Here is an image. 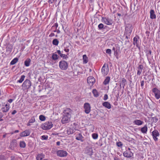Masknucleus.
Wrapping results in <instances>:
<instances>
[{
  "label": "nucleus",
  "instance_id": "nucleus-1",
  "mask_svg": "<svg viewBox=\"0 0 160 160\" xmlns=\"http://www.w3.org/2000/svg\"><path fill=\"white\" fill-rule=\"evenodd\" d=\"M101 20L104 24L108 25H111L113 22L112 19L107 17H102Z\"/></svg>",
  "mask_w": 160,
  "mask_h": 160
},
{
  "label": "nucleus",
  "instance_id": "nucleus-2",
  "mask_svg": "<svg viewBox=\"0 0 160 160\" xmlns=\"http://www.w3.org/2000/svg\"><path fill=\"white\" fill-rule=\"evenodd\" d=\"M53 125L51 122H47L41 125V127L43 130H48L51 129Z\"/></svg>",
  "mask_w": 160,
  "mask_h": 160
},
{
  "label": "nucleus",
  "instance_id": "nucleus-3",
  "mask_svg": "<svg viewBox=\"0 0 160 160\" xmlns=\"http://www.w3.org/2000/svg\"><path fill=\"white\" fill-rule=\"evenodd\" d=\"M68 64L66 61L62 60L59 62V67L62 70H66L68 68Z\"/></svg>",
  "mask_w": 160,
  "mask_h": 160
},
{
  "label": "nucleus",
  "instance_id": "nucleus-4",
  "mask_svg": "<svg viewBox=\"0 0 160 160\" xmlns=\"http://www.w3.org/2000/svg\"><path fill=\"white\" fill-rule=\"evenodd\" d=\"M108 72L109 68L108 65L105 63L101 69L102 73L103 76H105L108 74Z\"/></svg>",
  "mask_w": 160,
  "mask_h": 160
},
{
  "label": "nucleus",
  "instance_id": "nucleus-5",
  "mask_svg": "<svg viewBox=\"0 0 160 160\" xmlns=\"http://www.w3.org/2000/svg\"><path fill=\"white\" fill-rule=\"evenodd\" d=\"M31 85V81L28 79H26L22 83V86L24 89H27L29 88Z\"/></svg>",
  "mask_w": 160,
  "mask_h": 160
},
{
  "label": "nucleus",
  "instance_id": "nucleus-6",
  "mask_svg": "<svg viewBox=\"0 0 160 160\" xmlns=\"http://www.w3.org/2000/svg\"><path fill=\"white\" fill-rule=\"evenodd\" d=\"M84 112L86 114L89 113L91 110V107L90 104L88 102L85 103L83 105Z\"/></svg>",
  "mask_w": 160,
  "mask_h": 160
},
{
  "label": "nucleus",
  "instance_id": "nucleus-7",
  "mask_svg": "<svg viewBox=\"0 0 160 160\" xmlns=\"http://www.w3.org/2000/svg\"><path fill=\"white\" fill-rule=\"evenodd\" d=\"M152 90L154 94L155 97L156 99H158L160 98V91L156 88H153Z\"/></svg>",
  "mask_w": 160,
  "mask_h": 160
},
{
  "label": "nucleus",
  "instance_id": "nucleus-8",
  "mask_svg": "<svg viewBox=\"0 0 160 160\" xmlns=\"http://www.w3.org/2000/svg\"><path fill=\"white\" fill-rule=\"evenodd\" d=\"M71 113L72 110L71 109L68 108H64L63 110V115L71 118Z\"/></svg>",
  "mask_w": 160,
  "mask_h": 160
},
{
  "label": "nucleus",
  "instance_id": "nucleus-9",
  "mask_svg": "<svg viewBox=\"0 0 160 160\" xmlns=\"http://www.w3.org/2000/svg\"><path fill=\"white\" fill-rule=\"evenodd\" d=\"M57 154L58 156L63 157L66 156L68 154V153L65 151L63 150H59L57 151Z\"/></svg>",
  "mask_w": 160,
  "mask_h": 160
},
{
  "label": "nucleus",
  "instance_id": "nucleus-10",
  "mask_svg": "<svg viewBox=\"0 0 160 160\" xmlns=\"http://www.w3.org/2000/svg\"><path fill=\"white\" fill-rule=\"evenodd\" d=\"M70 117L63 115V117L61 119L62 123L65 124L68 122L70 121Z\"/></svg>",
  "mask_w": 160,
  "mask_h": 160
},
{
  "label": "nucleus",
  "instance_id": "nucleus-11",
  "mask_svg": "<svg viewBox=\"0 0 160 160\" xmlns=\"http://www.w3.org/2000/svg\"><path fill=\"white\" fill-rule=\"evenodd\" d=\"M87 82L90 86H92L95 82V79L92 77H88L87 78Z\"/></svg>",
  "mask_w": 160,
  "mask_h": 160
},
{
  "label": "nucleus",
  "instance_id": "nucleus-12",
  "mask_svg": "<svg viewBox=\"0 0 160 160\" xmlns=\"http://www.w3.org/2000/svg\"><path fill=\"white\" fill-rule=\"evenodd\" d=\"M123 155L124 157L130 158L133 156V153L130 151H126L123 153Z\"/></svg>",
  "mask_w": 160,
  "mask_h": 160
},
{
  "label": "nucleus",
  "instance_id": "nucleus-13",
  "mask_svg": "<svg viewBox=\"0 0 160 160\" xmlns=\"http://www.w3.org/2000/svg\"><path fill=\"white\" fill-rule=\"evenodd\" d=\"M31 133L30 130L29 129H27L21 132L20 134V136L21 137H25L28 136Z\"/></svg>",
  "mask_w": 160,
  "mask_h": 160
},
{
  "label": "nucleus",
  "instance_id": "nucleus-14",
  "mask_svg": "<svg viewBox=\"0 0 160 160\" xmlns=\"http://www.w3.org/2000/svg\"><path fill=\"white\" fill-rule=\"evenodd\" d=\"M76 139L78 140H79L82 142L83 141V138L84 137L82 135V134L81 133L76 132L75 134Z\"/></svg>",
  "mask_w": 160,
  "mask_h": 160
},
{
  "label": "nucleus",
  "instance_id": "nucleus-15",
  "mask_svg": "<svg viewBox=\"0 0 160 160\" xmlns=\"http://www.w3.org/2000/svg\"><path fill=\"white\" fill-rule=\"evenodd\" d=\"M152 133L154 140L155 141H157L158 138L157 137L159 135L158 132L157 130H155L152 131Z\"/></svg>",
  "mask_w": 160,
  "mask_h": 160
},
{
  "label": "nucleus",
  "instance_id": "nucleus-16",
  "mask_svg": "<svg viewBox=\"0 0 160 160\" xmlns=\"http://www.w3.org/2000/svg\"><path fill=\"white\" fill-rule=\"evenodd\" d=\"M63 53V51H61L60 50H58L57 51V53L59 55L61 58H62L63 59H65L66 60H67L68 58L67 55L63 54L62 53Z\"/></svg>",
  "mask_w": 160,
  "mask_h": 160
},
{
  "label": "nucleus",
  "instance_id": "nucleus-17",
  "mask_svg": "<svg viewBox=\"0 0 160 160\" xmlns=\"http://www.w3.org/2000/svg\"><path fill=\"white\" fill-rule=\"evenodd\" d=\"M93 152V150L92 148L87 147L85 150V153L90 156L92 155Z\"/></svg>",
  "mask_w": 160,
  "mask_h": 160
},
{
  "label": "nucleus",
  "instance_id": "nucleus-18",
  "mask_svg": "<svg viewBox=\"0 0 160 160\" xmlns=\"http://www.w3.org/2000/svg\"><path fill=\"white\" fill-rule=\"evenodd\" d=\"M133 123L134 125L141 126L144 123L143 121L139 119H135L133 121Z\"/></svg>",
  "mask_w": 160,
  "mask_h": 160
},
{
  "label": "nucleus",
  "instance_id": "nucleus-19",
  "mask_svg": "<svg viewBox=\"0 0 160 160\" xmlns=\"http://www.w3.org/2000/svg\"><path fill=\"white\" fill-rule=\"evenodd\" d=\"M138 39L139 37L138 36H136L134 37L133 39V43L134 45H136L137 48H140L139 45V41H138Z\"/></svg>",
  "mask_w": 160,
  "mask_h": 160
},
{
  "label": "nucleus",
  "instance_id": "nucleus-20",
  "mask_svg": "<svg viewBox=\"0 0 160 160\" xmlns=\"http://www.w3.org/2000/svg\"><path fill=\"white\" fill-rule=\"evenodd\" d=\"M10 105L8 103L6 104L5 106L2 108V110L3 112H8L10 109Z\"/></svg>",
  "mask_w": 160,
  "mask_h": 160
},
{
  "label": "nucleus",
  "instance_id": "nucleus-21",
  "mask_svg": "<svg viewBox=\"0 0 160 160\" xmlns=\"http://www.w3.org/2000/svg\"><path fill=\"white\" fill-rule=\"evenodd\" d=\"M75 131V129L72 127H68L67 128V133L68 135H70L73 133Z\"/></svg>",
  "mask_w": 160,
  "mask_h": 160
},
{
  "label": "nucleus",
  "instance_id": "nucleus-22",
  "mask_svg": "<svg viewBox=\"0 0 160 160\" xmlns=\"http://www.w3.org/2000/svg\"><path fill=\"white\" fill-rule=\"evenodd\" d=\"M126 83L127 81L126 79L124 78H122L121 81L120 82V88H121L122 86L123 88H124V87L125 86Z\"/></svg>",
  "mask_w": 160,
  "mask_h": 160
},
{
  "label": "nucleus",
  "instance_id": "nucleus-23",
  "mask_svg": "<svg viewBox=\"0 0 160 160\" xmlns=\"http://www.w3.org/2000/svg\"><path fill=\"white\" fill-rule=\"evenodd\" d=\"M143 68V66L142 64L139 65L137 68L138 71L137 74L138 75H140L142 73Z\"/></svg>",
  "mask_w": 160,
  "mask_h": 160
},
{
  "label": "nucleus",
  "instance_id": "nucleus-24",
  "mask_svg": "<svg viewBox=\"0 0 160 160\" xmlns=\"http://www.w3.org/2000/svg\"><path fill=\"white\" fill-rule=\"evenodd\" d=\"M148 128L147 125H145L143 127L141 128L140 131L143 133H146L148 131Z\"/></svg>",
  "mask_w": 160,
  "mask_h": 160
},
{
  "label": "nucleus",
  "instance_id": "nucleus-25",
  "mask_svg": "<svg viewBox=\"0 0 160 160\" xmlns=\"http://www.w3.org/2000/svg\"><path fill=\"white\" fill-rule=\"evenodd\" d=\"M44 154L42 153H38L36 157V159L37 160H41L44 158Z\"/></svg>",
  "mask_w": 160,
  "mask_h": 160
},
{
  "label": "nucleus",
  "instance_id": "nucleus-26",
  "mask_svg": "<svg viewBox=\"0 0 160 160\" xmlns=\"http://www.w3.org/2000/svg\"><path fill=\"white\" fill-rule=\"evenodd\" d=\"M35 121V118L34 116H32L31 119L29 120L27 124V126H29L31 125V123H33Z\"/></svg>",
  "mask_w": 160,
  "mask_h": 160
},
{
  "label": "nucleus",
  "instance_id": "nucleus-27",
  "mask_svg": "<svg viewBox=\"0 0 160 160\" xmlns=\"http://www.w3.org/2000/svg\"><path fill=\"white\" fill-rule=\"evenodd\" d=\"M102 105L103 106L108 109H110L111 108V105L108 102H105L102 103Z\"/></svg>",
  "mask_w": 160,
  "mask_h": 160
},
{
  "label": "nucleus",
  "instance_id": "nucleus-28",
  "mask_svg": "<svg viewBox=\"0 0 160 160\" xmlns=\"http://www.w3.org/2000/svg\"><path fill=\"white\" fill-rule=\"evenodd\" d=\"M132 26L130 24L126 25L125 28V30L126 31H129L130 33H131L132 32Z\"/></svg>",
  "mask_w": 160,
  "mask_h": 160
},
{
  "label": "nucleus",
  "instance_id": "nucleus-29",
  "mask_svg": "<svg viewBox=\"0 0 160 160\" xmlns=\"http://www.w3.org/2000/svg\"><path fill=\"white\" fill-rule=\"evenodd\" d=\"M150 18L151 19H153L156 18V15L153 10H151L150 11Z\"/></svg>",
  "mask_w": 160,
  "mask_h": 160
},
{
  "label": "nucleus",
  "instance_id": "nucleus-30",
  "mask_svg": "<svg viewBox=\"0 0 160 160\" xmlns=\"http://www.w3.org/2000/svg\"><path fill=\"white\" fill-rule=\"evenodd\" d=\"M110 78L109 76L107 77L104 80L103 82V84H104V85H107L110 82Z\"/></svg>",
  "mask_w": 160,
  "mask_h": 160
},
{
  "label": "nucleus",
  "instance_id": "nucleus-31",
  "mask_svg": "<svg viewBox=\"0 0 160 160\" xmlns=\"http://www.w3.org/2000/svg\"><path fill=\"white\" fill-rule=\"evenodd\" d=\"M57 52L52 53V59L54 61H56L58 59L59 57L56 54Z\"/></svg>",
  "mask_w": 160,
  "mask_h": 160
},
{
  "label": "nucleus",
  "instance_id": "nucleus-32",
  "mask_svg": "<svg viewBox=\"0 0 160 160\" xmlns=\"http://www.w3.org/2000/svg\"><path fill=\"white\" fill-rule=\"evenodd\" d=\"M13 48V46L11 44H9L8 45V46L7 47V49L6 51L7 52H11L12 51V49Z\"/></svg>",
  "mask_w": 160,
  "mask_h": 160
},
{
  "label": "nucleus",
  "instance_id": "nucleus-33",
  "mask_svg": "<svg viewBox=\"0 0 160 160\" xmlns=\"http://www.w3.org/2000/svg\"><path fill=\"white\" fill-rule=\"evenodd\" d=\"M19 146L21 148H24L26 147V144L24 141H20Z\"/></svg>",
  "mask_w": 160,
  "mask_h": 160
},
{
  "label": "nucleus",
  "instance_id": "nucleus-34",
  "mask_svg": "<svg viewBox=\"0 0 160 160\" xmlns=\"http://www.w3.org/2000/svg\"><path fill=\"white\" fill-rule=\"evenodd\" d=\"M83 63H87L88 62V58L86 55L85 54L83 56Z\"/></svg>",
  "mask_w": 160,
  "mask_h": 160
},
{
  "label": "nucleus",
  "instance_id": "nucleus-35",
  "mask_svg": "<svg viewBox=\"0 0 160 160\" xmlns=\"http://www.w3.org/2000/svg\"><path fill=\"white\" fill-rule=\"evenodd\" d=\"M59 41L57 39H54L52 41V44L53 45L58 46L59 43Z\"/></svg>",
  "mask_w": 160,
  "mask_h": 160
},
{
  "label": "nucleus",
  "instance_id": "nucleus-36",
  "mask_svg": "<svg viewBox=\"0 0 160 160\" xmlns=\"http://www.w3.org/2000/svg\"><path fill=\"white\" fill-rule=\"evenodd\" d=\"M18 61V59L17 58H14L10 62V64L12 65H14Z\"/></svg>",
  "mask_w": 160,
  "mask_h": 160
},
{
  "label": "nucleus",
  "instance_id": "nucleus-37",
  "mask_svg": "<svg viewBox=\"0 0 160 160\" xmlns=\"http://www.w3.org/2000/svg\"><path fill=\"white\" fill-rule=\"evenodd\" d=\"M31 60L30 59H27L24 62V65L26 67H28L30 65Z\"/></svg>",
  "mask_w": 160,
  "mask_h": 160
},
{
  "label": "nucleus",
  "instance_id": "nucleus-38",
  "mask_svg": "<svg viewBox=\"0 0 160 160\" xmlns=\"http://www.w3.org/2000/svg\"><path fill=\"white\" fill-rule=\"evenodd\" d=\"M25 76V75H23L21 76L20 79L17 81L18 82L21 83L24 80Z\"/></svg>",
  "mask_w": 160,
  "mask_h": 160
},
{
  "label": "nucleus",
  "instance_id": "nucleus-39",
  "mask_svg": "<svg viewBox=\"0 0 160 160\" xmlns=\"http://www.w3.org/2000/svg\"><path fill=\"white\" fill-rule=\"evenodd\" d=\"M92 93L94 95V96L95 97H97L99 96L98 92L96 89H94L93 90Z\"/></svg>",
  "mask_w": 160,
  "mask_h": 160
},
{
  "label": "nucleus",
  "instance_id": "nucleus-40",
  "mask_svg": "<svg viewBox=\"0 0 160 160\" xmlns=\"http://www.w3.org/2000/svg\"><path fill=\"white\" fill-rule=\"evenodd\" d=\"M92 138L94 139H97L98 137V135L97 133H93L92 134Z\"/></svg>",
  "mask_w": 160,
  "mask_h": 160
},
{
  "label": "nucleus",
  "instance_id": "nucleus-41",
  "mask_svg": "<svg viewBox=\"0 0 160 160\" xmlns=\"http://www.w3.org/2000/svg\"><path fill=\"white\" fill-rule=\"evenodd\" d=\"M39 119L41 121H43L45 120L46 118L43 115H40L39 116Z\"/></svg>",
  "mask_w": 160,
  "mask_h": 160
},
{
  "label": "nucleus",
  "instance_id": "nucleus-42",
  "mask_svg": "<svg viewBox=\"0 0 160 160\" xmlns=\"http://www.w3.org/2000/svg\"><path fill=\"white\" fill-rule=\"evenodd\" d=\"M116 145L118 147L121 148H122L123 145L122 143L120 141L117 142H116Z\"/></svg>",
  "mask_w": 160,
  "mask_h": 160
},
{
  "label": "nucleus",
  "instance_id": "nucleus-43",
  "mask_svg": "<svg viewBox=\"0 0 160 160\" xmlns=\"http://www.w3.org/2000/svg\"><path fill=\"white\" fill-rule=\"evenodd\" d=\"M48 137L47 135H42L41 136V139L42 140H47Z\"/></svg>",
  "mask_w": 160,
  "mask_h": 160
},
{
  "label": "nucleus",
  "instance_id": "nucleus-44",
  "mask_svg": "<svg viewBox=\"0 0 160 160\" xmlns=\"http://www.w3.org/2000/svg\"><path fill=\"white\" fill-rule=\"evenodd\" d=\"M104 25L102 23H100L98 26V28L99 30H102L103 28Z\"/></svg>",
  "mask_w": 160,
  "mask_h": 160
},
{
  "label": "nucleus",
  "instance_id": "nucleus-45",
  "mask_svg": "<svg viewBox=\"0 0 160 160\" xmlns=\"http://www.w3.org/2000/svg\"><path fill=\"white\" fill-rule=\"evenodd\" d=\"M58 26V24L56 22L52 26V29L54 28H55V29H57Z\"/></svg>",
  "mask_w": 160,
  "mask_h": 160
},
{
  "label": "nucleus",
  "instance_id": "nucleus-46",
  "mask_svg": "<svg viewBox=\"0 0 160 160\" xmlns=\"http://www.w3.org/2000/svg\"><path fill=\"white\" fill-rule=\"evenodd\" d=\"M106 53L108 54H111V50L110 49H107L106 50Z\"/></svg>",
  "mask_w": 160,
  "mask_h": 160
},
{
  "label": "nucleus",
  "instance_id": "nucleus-47",
  "mask_svg": "<svg viewBox=\"0 0 160 160\" xmlns=\"http://www.w3.org/2000/svg\"><path fill=\"white\" fill-rule=\"evenodd\" d=\"M0 160H6L5 156L2 155L0 156Z\"/></svg>",
  "mask_w": 160,
  "mask_h": 160
},
{
  "label": "nucleus",
  "instance_id": "nucleus-48",
  "mask_svg": "<svg viewBox=\"0 0 160 160\" xmlns=\"http://www.w3.org/2000/svg\"><path fill=\"white\" fill-rule=\"evenodd\" d=\"M57 1V0H49L48 2L49 3H52L55 2Z\"/></svg>",
  "mask_w": 160,
  "mask_h": 160
},
{
  "label": "nucleus",
  "instance_id": "nucleus-49",
  "mask_svg": "<svg viewBox=\"0 0 160 160\" xmlns=\"http://www.w3.org/2000/svg\"><path fill=\"white\" fill-rule=\"evenodd\" d=\"M141 83V86L142 87V88H143V86L144 85V81L143 80L141 81L140 82Z\"/></svg>",
  "mask_w": 160,
  "mask_h": 160
},
{
  "label": "nucleus",
  "instance_id": "nucleus-50",
  "mask_svg": "<svg viewBox=\"0 0 160 160\" xmlns=\"http://www.w3.org/2000/svg\"><path fill=\"white\" fill-rule=\"evenodd\" d=\"M108 96L107 94H105L104 96L103 100H106L108 99Z\"/></svg>",
  "mask_w": 160,
  "mask_h": 160
},
{
  "label": "nucleus",
  "instance_id": "nucleus-51",
  "mask_svg": "<svg viewBox=\"0 0 160 160\" xmlns=\"http://www.w3.org/2000/svg\"><path fill=\"white\" fill-rule=\"evenodd\" d=\"M28 18L27 17L24 18L23 19V21H24L26 22H28Z\"/></svg>",
  "mask_w": 160,
  "mask_h": 160
},
{
  "label": "nucleus",
  "instance_id": "nucleus-52",
  "mask_svg": "<svg viewBox=\"0 0 160 160\" xmlns=\"http://www.w3.org/2000/svg\"><path fill=\"white\" fill-rule=\"evenodd\" d=\"M54 36H55L54 33L53 32H52L49 34V37H53Z\"/></svg>",
  "mask_w": 160,
  "mask_h": 160
},
{
  "label": "nucleus",
  "instance_id": "nucleus-53",
  "mask_svg": "<svg viewBox=\"0 0 160 160\" xmlns=\"http://www.w3.org/2000/svg\"><path fill=\"white\" fill-rule=\"evenodd\" d=\"M17 112L16 110H14L12 112V115H14Z\"/></svg>",
  "mask_w": 160,
  "mask_h": 160
},
{
  "label": "nucleus",
  "instance_id": "nucleus-54",
  "mask_svg": "<svg viewBox=\"0 0 160 160\" xmlns=\"http://www.w3.org/2000/svg\"><path fill=\"white\" fill-rule=\"evenodd\" d=\"M64 51L67 52H69V49L68 48H65L64 49Z\"/></svg>",
  "mask_w": 160,
  "mask_h": 160
},
{
  "label": "nucleus",
  "instance_id": "nucleus-55",
  "mask_svg": "<svg viewBox=\"0 0 160 160\" xmlns=\"http://www.w3.org/2000/svg\"><path fill=\"white\" fill-rule=\"evenodd\" d=\"M57 33L59 34L61 32L59 30V28L58 29H57Z\"/></svg>",
  "mask_w": 160,
  "mask_h": 160
},
{
  "label": "nucleus",
  "instance_id": "nucleus-56",
  "mask_svg": "<svg viewBox=\"0 0 160 160\" xmlns=\"http://www.w3.org/2000/svg\"><path fill=\"white\" fill-rule=\"evenodd\" d=\"M13 101V99H9L8 100V102L10 103H12Z\"/></svg>",
  "mask_w": 160,
  "mask_h": 160
},
{
  "label": "nucleus",
  "instance_id": "nucleus-57",
  "mask_svg": "<svg viewBox=\"0 0 160 160\" xmlns=\"http://www.w3.org/2000/svg\"><path fill=\"white\" fill-rule=\"evenodd\" d=\"M114 54L116 55H117L118 54V52L117 50H116V51H114Z\"/></svg>",
  "mask_w": 160,
  "mask_h": 160
},
{
  "label": "nucleus",
  "instance_id": "nucleus-58",
  "mask_svg": "<svg viewBox=\"0 0 160 160\" xmlns=\"http://www.w3.org/2000/svg\"><path fill=\"white\" fill-rule=\"evenodd\" d=\"M60 142L59 141H58L56 142V144L58 146H59L60 145Z\"/></svg>",
  "mask_w": 160,
  "mask_h": 160
},
{
  "label": "nucleus",
  "instance_id": "nucleus-59",
  "mask_svg": "<svg viewBox=\"0 0 160 160\" xmlns=\"http://www.w3.org/2000/svg\"><path fill=\"white\" fill-rule=\"evenodd\" d=\"M3 117V115L2 113L0 112V119H1Z\"/></svg>",
  "mask_w": 160,
  "mask_h": 160
},
{
  "label": "nucleus",
  "instance_id": "nucleus-60",
  "mask_svg": "<svg viewBox=\"0 0 160 160\" xmlns=\"http://www.w3.org/2000/svg\"><path fill=\"white\" fill-rule=\"evenodd\" d=\"M19 132V130H16L14 131V132L15 133H18V132Z\"/></svg>",
  "mask_w": 160,
  "mask_h": 160
},
{
  "label": "nucleus",
  "instance_id": "nucleus-61",
  "mask_svg": "<svg viewBox=\"0 0 160 160\" xmlns=\"http://www.w3.org/2000/svg\"><path fill=\"white\" fill-rule=\"evenodd\" d=\"M114 160H120L118 158L116 157L114 158Z\"/></svg>",
  "mask_w": 160,
  "mask_h": 160
},
{
  "label": "nucleus",
  "instance_id": "nucleus-62",
  "mask_svg": "<svg viewBox=\"0 0 160 160\" xmlns=\"http://www.w3.org/2000/svg\"><path fill=\"white\" fill-rule=\"evenodd\" d=\"M112 50L114 51H116V48L115 47H113L112 48Z\"/></svg>",
  "mask_w": 160,
  "mask_h": 160
},
{
  "label": "nucleus",
  "instance_id": "nucleus-63",
  "mask_svg": "<svg viewBox=\"0 0 160 160\" xmlns=\"http://www.w3.org/2000/svg\"><path fill=\"white\" fill-rule=\"evenodd\" d=\"M57 29H55L54 30L52 31V32H57Z\"/></svg>",
  "mask_w": 160,
  "mask_h": 160
},
{
  "label": "nucleus",
  "instance_id": "nucleus-64",
  "mask_svg": "<svg viewBox=\"0 0 160 160\" xmlns=\"http://www.w3.org/2000/svg\"><path fill=\"white\" fill-rule=\"evenodd\" d=\"M6 134L3 135V138H5L6 137Z\"/></svg>",
  "mask_w": 160,
  "mask_h": 160
}]
</instances>
